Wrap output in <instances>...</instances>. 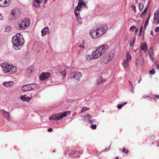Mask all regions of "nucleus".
I'll return each instance as SVG.
<instances>
[{
	"mask_svg": "<svg viewBox=\"0 0 159 159\" xmlns=\"http://www.w3.org/2000/svg\"><path fill=\"white\" fill-rule=\"evenodd\" d=\"M12 42L15 48L17 50V48L22 45L24 43V40L22 35L18 33L13 37Z\"/></svg>",
	"mask_w": 159,
	"mask_h": 159,
	"instance_id": "nucleus-1",
	"label": "nucleus"
},
{
	"mask_svg": "<svg viewBox=\"0 0 159 159\" xmlns=\"http://www.w3.org/2000/svg\"><path fill=\"white\" fill-rule=\"evenodd\" d=\"M1 66L2 67L3 72L6 74H12L16 73L17 71V68L13 65H6L4 63L1 64Z\"/></svg>",
	"mask_w": 159,
	"mask_h": 159,
	"instance_id": "nucleus-2",
	"label": "nucleus"
},
{
	"mask_svg": "<svg viewBox=\"0 0 159 159\" xmlns=\"http://www.w3.org/2000/svg\"><path fill=\"white\" fill-rule=\"evenodd\" d=\"M30 20L28 18H26L23 20L17 25V28L19 30H23L25 29L30 25Z\"/></svg>",
	"mask_w": 159,
	"mask_h": 159,
	"instance_id": "nucleus-3",
	"label": "nucleus"
},
{
	"mask_svg": "<svg viewBox=\"0 0 159 159\" xmlns=\"http://www.w3.org/2000/svg\"><path fill=\"white\" fill-rule=\"evenodd\" d=\"M108 29V27L106 25H102L100 26L97 28L96 32L98 34L99 37L103 35Z\"/></svg>",
	"mask_w": 159,
	"mask_h": 159,
	"instance_id": "nucleus-4",
	"label": "nucleus"
},
{
	"mask_svg": "<svg viewBox=\"0 0 159 159\" xmlns=\"http://www.w3.org/2000/svg\"><path fill=\"white\" fill-rule=\"evenodd\" d=\"M126 59L124 60L122 62V64L125 69H127L129 66V62L131 60V56L129 52H127L125 56Z\"/></svg>",
	"mask_w": 159,
	"mask_h": 159,
	"instance_id": "nucleus-5",
	"label": "nucleus"
},
{
	"mask_svg": "<svg viewBox=\"0 0 159 159\" xmlns=\"http://www.w3.org/2000/svg\"><path fill=\"white\" fill-rule=\"evenodd\" d=\"M114 56V54L112 52L108 53L103 57V61L105 63L110 62L113 58Z\"/></svg>",
	"mask_w": 159,
	"mask_h": 159,
	"instance_id": "nucleus-6",
	"label": "nucleus"
},
{
	"mask_svg": "<svg viewBox=\"0 0 159 159\" xmlns=\"http://www.w3.org/2000/svg\"><path fill=\"white\" fill-rule=\"evenodd\" d=\"M36 86V85L34 84H27L23 86L22 89L23 91H30L34 89Z\"/></svg>",
	"mask_w": 159,
	"mask_h": 159,
	"instance_id": "nucleus-7",
	"label": "nucleus"
},
{
	"mask_svg": "<svg viewBox=\"0 0 159 159\" xmlns=\"http://www.w3.org/2000/svg\"><path fill=\"white\" fill-rule=\"evenodd\" d=\"M108 47L107 44H103L100 45L96 49L99 52H100V54L102 55L107 50Z\"/></svg>",
	"mask_w": 159,
	"mask_h": 159,
	"instance_id": "nucleus-8",
	"label": "nucleus"
},
{
	"mask_svg": "<svg viewBox=\"0 0 159 159\" xmlns=\"http://www.w3.org/2000/svg\"><path fill=\"white\" fill-rule=\"evenodd\" d=\"M20 14V10L18 9H14L11 11V15L12 19H15L19 17Z\"/></svg>",
	"mask_w": 159,
	"mask_h": 159,
	"instance_id": "nucleus-9",
	"label": "nucleus"
},
{
	"mask_svg": "<svg viewBox=\"0 0 159 159\" xmlns=\"http://www.w3.org/2000/svg\"><path fill=\"white\" fill-rule=\"evenodd\" d=\"M70 113V112L66 111L64 112L62 114H60L59 115L57 116L54 117V120H58L63 119V118L65 117L67 115H68Z\"/></svg>",
	"mask_w": 159,
	"mask_h": 159,
	"instance_id": "nucleus-10",
	"label": "nucleus"
},
{
	"mask_svg": "<svg viewBox=\"0 0 159 159\" xmlns=\"http://www.w3.org/2000/svg\"><path fill=\"white\" fill-rule=\"evenodd\" d=\"M50 75V74L48 72L43 73L40 75L39 79L41 81L44 80L49 78Z\"/></svg>",
	"mask_w": 159,
	"mask_h": 159,
	"instance_id": "nucleus-11",
	"label": "nucleus"
},
{
	"mask_svg": "<svg viewBox=\"0 0 159 159\" xmlns=\"http://www.w3.org/2000/svg\"><path fill=\"white\" fill-rule=\"evenodd\" d=\"M1 113L2 116L4 118H6L8 121H9L10 119V117L9 113L3 110H1Z\"/></svg>",
	"mask_w": 159,
	"mask_h": 159,
	"instance_id": "nucleus-12",
	"label": "nucleus"
},
{
	"mask_svg": "<svg viewBox=\"0 0 159 159\" xmlns=\"http://www.w3.org/2000/svg\"><path fill=\"white\" fill-rule=\"evenodd\" d=\"M100 52H99L96 49L92 52V55L93 59H97L100 57L102 55L100 54Z\"/></svg>",
	"mask_w": 159,
	"mask_h": 159,
	"instance_id": "nucleus-13",
	"label": "nucleus"
},
{
	"mask_svg": "<svg viewBox=\"0 0 159 159\" xmlns=\"http://www.w3.org/2000/svg\"><path fill=\"white\" fill-rule=\"evenodd\" d=\"M10 4V0H0V6L1 7H7Z\"/></svg>",
	"mask_w": 159,
	"mask_h": 159,
	"instance_id": "nucleus-14",
	"label": "nucleus"
},
{
	"mask_svg": "<svg viewBox=\"0 0 159 159\" xmlns=\"http://www.w3.org/2000/svg\"><path fill=\"white\" fill-rule=\"evenodd\" d=\"M148 53L150 59L152 61H153L154 60V53L153 47H151L149 48Z\"/></svg>",
	"mask_w": 159,
	"mask_h": 159,
	"instance_id": "nucleus-15",
	"label": "nucleus"
},
{
	"mask_svg": "<svg viewBox=\"0 0 159 159\" xmlns=\"http://www.w3.org/2000/svg\"><path fill=\"white\" fill-rule=\"evenodd\" d=\"M82 76V74L81 73L77 71L75 72L73 74H72L71 77L72 78H75L77 80H79L80 79V77Z\"/></svg>",
	"mask_w": 159,
	"mask_h": 159,
	"instance_id": "nucleus-16",
	"label": "nucleus"
},
{
	"mask_svg": "<svg viewBox=\"0 0 159 159\" xmlns=\"http://www.w3.org/2000/svg\"><path fill=\"white\" fill-rule=\"evenodd\" d=\"M90 37L93 39H96L99 37L98 34L97 33L96 30H91L90 32Z\"/></svg>",
	"mask_w": 159,
	"mask_h": 159,
	"instance_id": "nucleus-17",
	"label": "nucleus"
},
{
	"mask_svg": "<svg viewBox=\"0 0 159 159\" xmlns=\"http://www.w3.org/2000/svg\"><path fill=\"white\" fill-rule=\"evenodd\" d=\"M43 0H35L33 2V5L36 7H38L40 6V4L42 2ZM47 0H44L45 3L47 2Z\"/></svg>",
	"mask_w": 159,
	"mask_h": 159,
	"instance_id": "nucleus-18",
	"label": "nucleus"
},
{
	"mask_svg": "<svg viewBox=\"0 0 159 159\" xmlns=\"http://www.w3.org/2000/svg\"><path fill=\"white\" fill-rule=\"evenodd\" d=\"M86 6V4L83 1H78V6L76 7V9L77 10L81 9L83 7Z\"/></svg>",
	"mask_w": 159,
	"mask_h": 159,
	"instance_id": "nucleus-19",
	"label": "nucleus"
},
{
	"mask_svg": "<svg viewBox=\"0 0 159 159\" xmlns=\"http://www.w3.org/2000/svg\"><path fill=\"white\" fill-rule=\"evenodd\" d=\"M2 84L7 88H10L12 87L14 84V82L13 81H10L8 82H5L3 83Z\"/></svg>",
	"mask_w": 159,
	"mask_h": 159,
	"instance_id": "nucleus-20",
	"label": "nucleus"
},
{
	"mask_svg": "<svg viewBox=\"0 0 159 159\" xmlns=\"http://www.w3.org/2000/svg\"><path fill=\"white\" fill-rule=\"evenodd\" d=\"M32 97H27L26 95H24L23 96L21 95L20 97V98L23 101H25L27 102H29L32 99Z\"/></svg>",
	"mask_w": 159,
	"mask_h": 159,
	"instance_id": "nucleus-21",
	"label": "nucleus"
},
{
	"mask_svg": "<svg viewBox=\"0 0 159 159\" xmlns=\"http://www.w3.org/2000/svg\"><path fill=\"white\" fill-rule=\"evenodd\" d=\"M136 65L137 66L139 64H140L142 66L144 65V58L142 57L139 58L136 60Z\"/></svg>",
	"mask_w": 159,
	"mask_h": 159,
	"instance_id": "nucleus-22",
	"label": "nucleus"
},
{
	"mask_svg": "<svg viewBox=\"0 0 159 159\" xmlns=\"http://www.w3.org/2000/svg\"><path fill=\"white\" fill-rule=\"evenodd\" d=\"M140 48L144 52H146L147 51L148 49L147 43H141L140 47Z\"/></svg>",
	"mask_w": 159,
	"mask_h": 159,
	"instance_id": "nucleus-23",
	"label": "nucleus"
},
{
	"mask_svg": "<svg viewBox=\"0 0 159 159\" xmlns=\"http://www.w3.org/2000/svg\"><path fill=\"white\" fill-rule=\"evenodd\" d=\"M42 36H43L49 34L48 28V27H45L41 31Z\"/></svg>",
	"mask_w": 159,
	"mask_h": 159,
	"instance_id": "nucleus-24",
	"label": "nucleus"
},
{
	"mask_svg": "<svg viewBox=\"0 0 159 159\" xmlns=\"http://www.w3.org/2000/svg\"><path fill=\"white\" fill-rule=\"evenodd\" d=\"M59 72L60 73L62 74L63 77L65 76L66 74V69L64 67L60 66L59 67Z\"/></svg>",
	"mask_w": 159,
	"mask_h": 159,
	"instance_id": "nucleus-25",
	"label": "nucleus"
},
{
	"mask_svg": "<svg viewBox=\"0 0 159 159\" xmlns=\"http://www.w3.org/2000/svg\"><path fill=\"white\" fill-rule=\"evenodd\" d=\"M80 11H81L80 9L79 10H77V9L76 8V9L74 11V13L75 14V16L77 17V19L79 22L80 21V20H81V18L80 17L79 18V14H80Z\"/></svg>",
	"mask_w": 159,
	"mask_h": 159,
	"instance_id": "nucleus-26",
	"label": "nucleus"
},
{
	"mask_svg": "<svg viewBox=\"0 0 159 159\" xmlns=\"http://www.w3.org/2000/svg\"><path fill=\"white\" fill-rule=\"evenodd\" d=\"M92 117V116L90 115L87 114V115L84 116V118L83 120L84 121H86L89 120L90 119H91Z\"/></svg>",
	"mask_w": 159,
	"mask_h": 159,
	"instance_id": "nucleus-27",
	"label": "nucleus"
},
{
	"mask_svg": "<svg viewBox=\"0 0 159 159\" xmlns=\"http://www.w3.org/2000/svg\"><path fill=\"white\" fill-rule=\"evenodd\" d=\"M149 7V6L147 5L146 8L144 9V10L141 12L140 14V16L142 18H143V15H144V14L147 12L148 8Z\"/></svg>",
	"mask_w": 159,
	"mask_h": 159,
	"instance_id": "nucleus-28",
	"label": "nucleus"
},
{
	"mask_svg": "<svg viewBox=\"0 0 159 159\" xmlns=\"http://www.w3.org/2000/svg\"><path fill=\"white\" fill-rule=\"evenodd\" d=\"M159 15V10H157L154 13V20H157L158 19Z\"/></svg>",
	"mask_w": 159,
	"mask_h": 159,
	"instance_id": "nucleus-29",
	"label": "nucleus"
},
{
	"mask_svg": "<svg viewBox=\"0 0 159 159\" xmlns=\"http://www.w3.org/2000/svg\"><path fill=\"white\" fill-rule=\"evenodd\" d=\"M70 155H74L73 157H77V151H75H75H73V152H70Z\"/></svg>",
	"mask_w": 159,
	"mask_h": 159,
	"instance_id": "nucleus-30",
	"label": "nucleus"
},
{
	"mask_svg": "<svg viewBox=\"0 0 159 159\" xmlns=\"http://www.w3.org/2000/svg\"><path fill=\"white\" fill-rule=\"evenodd\" d=\"M155 66L156 67V68L157 69H159V61H157L156 60L155 61Z\"/></svg>",
	"mask_w": 159,
	"mask_h": 159,
	"instance_id": "nucleus-31",
	"label": "nucleus"
},
{
	"mask_svg": "<svg viewBox=\"0 0 159 159\" xmlns=\"http://www.w3.org/2000/svg\"><path fill=\"white\" fill-rule=\"evenodd\" d=\"M127 103V102H125L123 103V104H119L117 106V108L119 109H121L122 107L123 106H124Z\"/></svg>",
	"mask_w": 159,
	"mask_h": 159,
	"instance_id": "nucleus-32",
	"label": "nucleus"
},
{
	"mask_svg": "<svg viewBox=\"0 0 159 159\" xmlns=\"http://www.w3.org/2000/svg\"><path fill=\"white\" fill-rule=\"evenodd\" d=\"M135 41V39L134 38L133 39V40L130 42L129 45L130 47H133Z\"/></svg>",
	"mask_w": 159,
	"mask_h": 159,
	"instance_id": "nucleus-33",
	"label": "nucleus"
},
{
	"mask_svg": "<svg viewBox=\"0 0 159 159\" xmlns=\"http://www.w3.org/2000/svg\"><path fill=\"white\" fill-rule=\"evenodd\" d=\"M150 18V16L148 17L147 19L146 20V21H145V23L144 24V28H146V27L148 25V21L149 20Z\"/></svg>",
	"mask_w": 159,
	"mask_h": 159,
	"instance_id": "nucleus-34",
	"label": "nucleus"
},
{
	"mask_svg": "<svg viewBox=\"0 0 159 159\" xmlns=\"http://www.w3.org/2000/svg\"><path fill=\"white\" fill-rule=\"evenodd\" d=\"M139 9L140 10V11L142 10L143 8V5L141 3H140L139 4Z\"/></svg>",
	"mask_w": 159,
	"mask_h": 159,
	"instance_id": "nucleus-35",
	"label": "nucleus"
},
{
	"mask_svg": "<svg viewBox=\"0 0 159 159\" xmlns=\"http://www.w3.org/2000/svg\"><path fill=\"white\" fill-rule=\"evenodd\" d=\"M103 80L102 78V77H100L99 78V79L97 82V84H99L102 83L103 82Z\"/></svg>",
	"mask_w": 159,
	"mask_h": 159,
	"instance_id": "nucleus-36",
	"label": "nucleus"
},
{
	"mask_svg": "<svg viewBox=\"0 0 159 159\" xmlns=\"http://www.w3.org/2000/svg\"><path fill=\"white\" fill-rule=\"evenodd\" d=\"M27 72L29 73H31L33 71V69L32 67H30L27 70Z\"/></svg>",
	"mask_w": 159,
	"mask_h": 159,
	"instance_id": "nucleus-37",
	"label": "nucleus"
},
{
	"mask_svg": "<svg viewBox=\"0 0 159 159\" xmlns=\"http://www.w3.org/2000/svg\"><path fill=\"white\" fill-rule=\"evenodd\" d=\"M89 109V108H87L86 107H83L82 108V110L81 111V112H84L86 110H88Z\"/></svg>",
	"mask_w": 159,
	"mask_h": 159,
	"instance_id": "nucleus-38",
	"label": "nucleus"
},
{
	"mask_svg": "<svg viewBox=\"0 0 159 159\" xmlns=\"http://www.w3.org/2000/svg\"><path fill=\"white\" fill-rule=\"evenodd\" d=\"M122 151L123 152H124L125 153H128L129 151L128 150H125V148H124L122 150Z\"/></svg>",
	"mask_w": 159,
	"mask_h": 159,
	"instance_id": "nucleus-39",
	"label": "nucleus"
},
{
	"mask_svg": "<svg viewBox=\"0 0 159 159\" xmlns=\"http://www.w3.org/2000/svg\"><path fill=\"white\" fill-rule=\"evenodd\" d=\"M149 72L152 75H154L155 73V69H153L152 70H150Z\"/></svg>",
	"mask_w": 159,
	"mask_h": 159,
	"instance_id": "nucleus-40",
	"label": "nucleus"
},
{
	"mask_svg": "<svg viewBox=\"0 0 159 159\" xmlns=\"http://www.w3.org/2000/svg\"><path fill=\"white\" fill-rule=\"evenodd\" d=\"M11 28L10 27H7L5 29L6 32H9L11 30Z\"/></svg>",
	"mask_w": 159,
	"mask_h": 159,
	"instance_id": "nucleus-41",
	"label": "nucleus"
},
{
	"mask_svg": "<svg viewBox=\"0 0 159 159\" xmlns=\"http://www.w3.org/2000/svg\"><path fill=\"white\" fill-rule=\"evenodd\" d=\"M136 28V26L134 25L132 27H131L130 28V30L132 31H134V30Z\"/></svg>",
	"mask_w": 159,
	"mask_h": 159,
	"instance_id": "nucleus-42",
	"label": "nucleus"
},
{
	"mask_svg": "<svg viewBox=\"0 0 159 159\" xmlns=\"http://www.w3.org/2000/svg\"><path fill=\"white\" fill-rule=\"evenodd\" d=\"M91 127L93 129H96V128H97V126H96V125H91Z\"/></svg>",
	"mask_w": 159,
	"mask_h": 159,
	"instance_id": "nucleus-43",
	"label": "nucleus"
},
{
	"mask_svg": "<svg viewBox=\"0 0 159 159\" xmlns=\"http://www.w3.org/2000/svg\"><path fill=\"white\" fill-rule=\"evenodd\" d=\"M154 23L156 24H157L159 23V18L157 20H154Z\"/></svg>",
	"mask_w": 159,
	"mask_h": 159,
	"instance_id": "nucleus-44",
	"label": "nucleus"
},
{
	"mask_svg": "<svg viewBox=\"0 0 159 159\" xmlns=\"http://www.w3.org/2000/svg\"><path fill=\"white\" fill-rule=\"evenodd\" d=\"M55 116L56 115H55L54 116H50L49 118V119L51 120H54V117H55Z\"/></svg>",
	"mask_w": 159,
	"mask_h": 159,
	"instance_id": "nucleus-45",
	"label": "nucleus"
},
{
	"mask_svg": "<svg viewBox=\"0 0 159 159\" xmlns=\"http://www.w3.org/2000/svg\"><path fill=\"white\" fill-rule=\"evenodd\" d=\"M131 8L132 9H134V12L136 11V7H135L134 5H132L131 6Z\"/></svg>",
	"mask_w": 159,
	"mask_h": 159,
	"instance_id": "nucleus-46",
	"label": "nucleus"
},
{
	"mask_svg": "<svg viewBox=\"0 0 159 159\" xmlns=\"http://www.w3.org/2000/svg\"><path fill=\"white\" fill-rule=\"evenodd\" d=\"M159 30V27H157L155 28L154 31L156 32H157Z\"/></svg>",
	"mask_w": 159,
	"mask_h": 159,
	"instance_id": "nucleus-47",
	"label": "nucleus"
},
{
	"mask_svg": "<svg viewBox=\"0 0 159 159\" xmlns=\"http://www.w3.org/2000/svg\"><path fill=\"white\" fill-rule=\"evenodd\" d=\"M128 82L129 83V85H130L131 87H133V84L132 82L131 81H128Z\"/></svg>",
	"mask_w": 159,
	"mask_h": 159,
	"instance_id": "nucleus-48",
	"label": "nucleus"
},
{
	"mask_svg": "<svg viewBox=\"0 0 159 159\" xmlns=\"http://www.w3.org/2000/svg\"><path fill=\"white\" fill-rule=\"evenodd\" d=\"M80 47L81 48H84L85 46H84V44L83 43L82 45L81 44H80Z\"/></svg>",
	"mask_w": 159,
	"mask_h": 159,
	"instance_id": "nucleus-49",
	"label": "nucleus"
},
{
	"mask_svg": "<svg viewBox=\"0 0 159 159\" xmlns=\"http://www.w3.org/2000/svg\"><path fill=\"white\" fill-rule=\"evenodd\" d=\"M149 97L148 96L145 95L143 96V98H149Z\"/></svg>",
	"mask_w": 159,
	"mask_h": 159,
	"instance_id": "nucleus-50",
	"label": "nucleus"
},
{
	"mask_svg": "<svg viewBox=\"0 0 159 159\" xmlns=\"http://www.w3.org/2000/svg\"><path fill=\"white\" fill-rule=\"evenodd\" d=\"M48 131L49 132H51V131H52V128H49L48 129Z\"/></svg>",
	"mask_w": 159,
	"mask_h": 159,
	"instance_id": "nucleus-51",
	"label": "nucleus"
},
{
	"mask_svg": "<svg viewBox=\"0 0 159 159\" xmlns=\"http://www.w3.org/2000/svg\"><path fill=\"white\" fill-rule=\"evenodd\" d=\"M89 122L90 124H92L93 123V121L92 120H90L89 121Z\"/></svg>",
	"mask_w": 159,
	"mask_h": 159,
	"instance_id": "nucleus-52",
	"label": "nucleus"
},
{
	"mask_svg": "<svg viewBox=\"0 0 159 159\" xmlns=\"http://www.w3.org/2000/svg\"><path fill=\"white\" fill-rule=\"evenodd\" d=\"M3 19V16L0 14V20H2Z\"/></svg>",
	"mask_w": 159,
	"mask_h": 159,
	"instance_id": "nucleus-53",
	"label": "nucleus"
},
{
	"mask_svg": "<svg viewBox=\"0 0 159 159\" xmlns=\"http://www.w3.org/2000/svg\"><path fill=\"white\" fill-rule=\"evenodd\" d=\"M142 29H143V27H140V28L139 32H142Z\"/></svg>",
	"mask_w": 159,
	"mask_h": 159,
	"instance_id": "nucleus-54",
	"label": "nucleus"
},
{
	"mask_svg": "<svg viewBox=\"0 0 159 159\" xmlns=\"http://www.w3.org/2000/svg\"><path fill=\"white\" fill-rule=\"evenodd\" d=\"M154 96L156 97L157 98H159V95H155Z\"/></svg>",
	"mask_w": 159,
	"mask_h": 159,
	"instance_id": "nucleus-55",
	"label": "nucleus"
},
{
	"mask_svg": "<svg viewBox=\"0 0 159 159\" xmlns=\"http://www.w3.org/2000/svg\"><path fill=\"white\" fill-rule=\"evenodd\" d=\"M150 3H151V1L150 0L149 3H148L147 4V5H148V6H149V7L150 5Z\"/></svg>",
	"mask_w": 159,
	"mask_h": 159,
	"instance_id": "nucleus-56",
	"label": "nucleus"
},
{
	"mask_svg": "<svg viewBox=\"0 0 159 159\" xmlns=\"http://www.w3.org/2000/svg\"><path fill=\"white\" fill-rule=\"evenodd\" d=\"M150 34L151 35H152L153 34V31L151 30L150 32Z\"/></svg>",
	"mask_w": 159,
	"mask_h": 159,
	"instance_id": "nucleus-57",
	"label": "nucleus"
},
{
	"mask_svg": "<svg viewBox=\"0 0 159 159\" xmlns=\"http://www.w3.org/2000/svg\"><path fill=\"white\" fill-rule=\"evenodd\" d=\"M139 36H140L141 35V32H139Z\"/></svg>",
	"mask_w": 159,
	"mask_h": 159,
	"instance_id": "nucleus-58",
	"label": "nucleus"
},
{
	"mask_svg": "<svg viewBox=\"0 0 159 159\" xmlns=\"http://www.w3.org/2000/svg\"><path fill=\"white\" fill-rule=\"evenodd\" d=\"M138 29H137L136 30H135V32H138Z\"/></svg>",
	"mask_w": 159,
	"mask_h": 159,
	"instance_id": "nucleus-59",
	"label": "nucleus"
},
{
	"mask_svg": "<svg viewBox=\"0 0 159 159\" xmlns=\"http://www.w3.org/2000/svg\"><path fill=\"white\" fill-rule=\"evenodd\" d=\"M141 80V79H140V80H139V81L138 82L139 83H140V81Z\"/></svg>",
	"mask_w": 159,
	"mask_h": 159,
	"instance_id": "nucleus-60",
	"label": "nucleus"
},
{
	"mask_svg": "<svg viewBox=\"0 0 159 159\" xmlns=\"http://www.w3.org/2000/svg\"><path fill=\"white\" fill-rule=\"evenodd\" d=\"M157 147L159 146V144H157Z\"/></svg>",
	"mask_w": 159,
	"mask_h": 159,
	"instance_id": "nucleus-61",
	"label": "nucleus"
},
{
	"mask_svg": "<svg viewBox=\"0 0 159 159\" xmlns=\"http://www.w3.org/2000/svg\"><path fill=\"white\" fill-rule=\"evenodd\" d=\"M83 1V0H79L78 1Z\"/></svg>",
	"mask_w": 159,
	"mask_h": 159,
	"instance_id": "nucleus-62",
	"label": "nucleus"
},
{
	"mask_svg": "<svg viewBox=\"0 0 159 159\" xmlns=\"http://www.w3.org/2000/svg\"><path fill=\"white\" fill-rule=\"evenodd\" d=\"M132 93H134V90H132Z\"/></svg>",
	"mask_w": 159,
	"mask_h": 159,
	"instance_id": "nucleus-63",
	"label": "nucleus"
}]
</instances>
